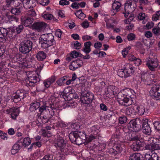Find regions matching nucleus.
I'll return each mask as SVG.
<instances>
[{"instance_id":"nucleus-1","label":"nucleus","mask_w":160,"mask_h":160,"mask_svg":"<svg viewBox=\"0 0 160 160\" xmlns=\"http://www.w3.org/2000/svg\"><path fill=\"white\" fill-rule=\"evenodd\" d=\"M136 93L133 89L129 88H126L121 90L117 94V101L119 104L122 106H128L133 103L136 105L137 113L140 115H146L147 112L145 108L142 106H138L136 102L135 98Z\"/></svg>"},{"instance_id":"nucleus-2","label":"nucleus","mask_w":160,"mask_h":160,"mask_svg":"<svg viewBox=\"0 0 160 160\" xmlns=\"http://www.w3.org/2000/svg\"><path fill=\"white\" fill-rule=\"evenodd\" d=\"M115 135L112 136L111 139L107 143L105 142L100 144L99 145V150L104 151L105 149H107L106 151L110 154L112 156L117 158L120 156L123 148L122 145L120 144L115 143Z\"/></svg>"},{"instance_id":"nucleus-3","label":"nucleus","mask_w":160,"mask_h":160,"mask_svg":"<svg viewBox=\"0 0 160 160\" xmlns=\"http://www.w3.org/2000/svg\"><path fill=\"white\" fill-rule=\"evenodd\" d=\"M142 119L136 118L131 120L128 124V127L132 133H129L127 139L128 141L137 140L140 135L142 127Z\"/></svg>"},{"instance_id":"nucleus-4","label":"nucleus","mask_w":160,"mask_h":160,"mask_svg":"<svg viewBox=\"0 0 160 160\" xmlns=\"http://www.w3.org/2000/svg\"><path fill=\"white\" fill-rule=\"evenodd\" d=\"M11 60L14 63L19 64L20 67L23 69L33 67L35 62L34 59L32 58H26L20 53L15 54L12 58Z\"/></svg>"},{"instance_id":"nucleus-5","label":"nucleus","mask_w":160,"mask_h":160,"mask_svg":"<svg viewBox=\"0 0 160 160\" xmlns=\"http://www.w3.org/2000/svg\"><path fill=\"white\" fill-rule=\"evenodd\" d=\"M38 111L40 113H44V115L43 116H40L38 120L42 124H45L48 123L49 120L55 114L56 108H52V107H49L43 105L40 107Z\"/></svg>"},{"instance_id":"nucleus-6","label":"nucleus","mask_w":160,"mask_h":160,"mask_svg":"<svg viewBox=\"0 0 160 160\" xmlns=\"http://www.w3.org/2000/svg\"><path fill=\"white\" fill-rule=\"evenodd\" d=\"M135 70V68L132 65L128 63L124 65L122 69L118 70L117 74L121 78H126L131 76Z\"/></svg>"},{"instance_id":"nucleus-7","label":"nucleus","mask_w":160,"mask_h":160,"mask_svg":"<svg viewBox=\"0 0 160 160\" xmlns=\"http://www.w3.org/2000/svg\"><path fill=\"white\" fill-rule=\"evenodd\" d=\"M41 76L38 73L32 74L30 73L24 81V84L26 86L34 87L38 84L40 80Z\"/></svg>"},{"instance_id":"nucleus-8","label":"nucleus","mask_w":160,"mask_h":160,"mask_svg":"<svg viewBox=\"0 0 160 160\" xmlns=\"http://www.w3.org/2000/svg\"><path fill=\"white\" fill-rule=\"evenodd\" d=\"M63 134L61 132L57 133V138H55L52 141V144L55 147L60 149L61 151L66 146V142L63 139Z\"/></svg>"},{"instance_id":"nucleus-9","label":"nucleus","mask_w":160,"mask_h":160,"mask_svg":"<svg viewBox=\"0 0 160 160\" xmlns=\"http://www.w3.org/2000/svg\"><path fill=\"white\" fill-rule=\"evenodd\" d=\"M94 95L93 93L88 90H82L80 93V99L83 103H91L93 100Z\"/></svg>"},{"instance_id":"nucleus-10","label":"nucleus","mask_w":160,"mask_h":160,"mask_svg":"<svg viewBox=\"0 0 160 160\" xmlns=\"http://www.w3.org/2000/svg\"><path fill=\"white\" fill-rule=\"evenodd\" d=\"M155 75L154 74H150L146 72H142L141 74V79L142 82L146 85H151L154 84L156 82L155 79Z\"/></svg>"},{"instance_id":"nucleus-11","label":"nucleus","mask_w":160,"mask_h":160,"mask_svg":"<svg viewBox=\"0 0 160 160\" xmlns=\"http://www.w3.org/2000/svg\"><path fill=\"white\" fill-rule=\"evenodd\" d=\"M32 45L31 41H27L25 42H22L20 44L19 51L23 54L28 53L31 50Z\"/></svg>"},{"instance_id":"nucleus-12","label":"nucleus","mask_w":160,"mask_h":160,"mask_svg":"<svg viewBox=\"0 0 160 160\" xmlns=\"http://www.w3.org/2000/svg\"><path fill=\"white\" fill-rule=\"evenodd\" d=\"M146 65L150 71H154L158 66V62L156 58L149 57L146 61Z\"/></svg>"},{"instance_id":"nucleus-13","label":"nucleus","mask_w":160,"mask_h":160,"mask_svg":"<svg viewBox=\"0 0 160 160\" xmlns=\"http://www.w3.org/2000/svg\"><path fill=\"white\" fill-rule=\"evenodd\" d=\"M150 94L153 99L160 100V85H154L150 91Z\"/></svg>"},{"instance_id":"nucleus-14","label":"nucleus","mask_w":160,"mask_h":160,"mask_svg":"<svg viewBox=\"0 0 160 160\" xmlns=\"http://www.w3.org/2000/svg\"><path fill=\"white\" fill-rule=\"evenodd\" d=\"M69 138L72 143L77 145H81L82 142V138L76 132H71L69 135Z\"/></svg>"},{"instance_id":"nucleus-15","label":"nucleus","mask_w":160,"mask_h":160,"mask_svg":"<svg viewBox=\"0 0 160 160\" xmlns=\"http://www.w3.org/2000/svg\"><path fill=\"white\" fill-rule=\"evenodd\" d=\"M142 130L143 133L148 135L151 134L152 130L148 123V120L147 118L142 119Z\"/></svg>"},{"instance_id":"nucleus-16","label":"nucleus","mask_w":160,"mask_h":160,"mask_svg":"<svg viewBox=\"0 0 160 160\" xmlns=\"http://www.w3.org/2000/svg\"><path fill=\"white\" fill-rule=\"evenodd\" d=\"M140 135H139V138L137 140L130 141H136L133 142L131 146V148L134 151H139L142 150L144 146V143L143 142L140 140Z\"/></svg>"},{"instance_id":"nucleus-17","label":"nucleus","mask_w":160,"mask_h":160,"mask_svg":"<svg viewBox=\"0 0 160 160\" xmlns=\"http://www.w3.org/2000/svg\"><path fill=\"white\" fill-rule=\"evenodd\" d=\"M47 24L43 22H34L31 26L32 28L38 32H41L47 27Z\"/></svg>"},{"instance_id":"nucleus-18","label":"nucleus","mask_w":160,"mask_h":160,"mask_svg":"<svg viewBox=\"0 0 160 160\" xmlns=\"http://www.w3.org/2000/svg\"><path fill=\"white\" fill-rule=\"evenodd\" d=\"M23 146V143L20 139L12 147L11 150V153L14 155L18 153Z\"/></svg>"},{"instance_id":"nucleus-19","label":"nucleus","mask_w":160,"mask_h":160,"mask_svg":"<svg viewBox=\"0 0 160 160\" xmlns=\"http://www.w3.org/2000/svg\"><path fill=\"white\" fill-rule=\"evenodd\" d=\"M10 118L13 120H16L17 117L19 115L20 112V108L13 107L8 110Z\"/></svg>"},{"instance_id":"nucleus-20","label":"nucleus","mask_w":160,"mask_h":160,"mask_svg":"<svg viewBox=\"0 0 160 160\" xmlns=\"http://www.w3.org/2000/svg\"><path fill=\"white\" fill-rule=\"evenodd\" d=\"M83 64L82 61L80 59H77L72 62L69 66V68L72 71L81 67Z\"/></svg>"},{"instance_id":"nucleus-21","label":"nucleus","mask_w":160,"mask_h":160,"mask_svg":"<svg viewBox=\"0 0 160 160\" xmlns=\"http://www.w3.org/2000/svg\"><path fill=\"white\" fill-rule=\"evenodd\" d=\"M33 18L26 16H22L21 18L22 24L26 27L29 26L33 22Z\"/></svg>"},{"instance_id":"nucleus-22","label":"nucleus","mask_w":160,"mask_h":160,"mask_svg":"<svg viewBox=\"0 0 160 160\" xmlns=\"http://www.w3.org/2000/svg\"><path fill=\"white\" fill-rule=\"evenodd\" d=\"M132 106L128 108L126 110V113L128 116L131 117H134L136 115V110L137 108L136 107V105H134V103L131 104Z\"/></svg>"},{"instance_id":"nucleus-23","label":"nucleus","mask_w":160,"mask_h":160,"mask_svg":"<svg viewBox=\"0 0 160 160\" xmlns=\"http://www.w3.org/2000/svg\"><path fill=\"white\" fill-rule=\"evenodd\" d=\"M114 87L113 86H110L107 89V91H105V92L107 97L109 98L114 97L117 95V93L114 90Z\"/></svg>"},{"instance_id":"nucleus-24","label":"nucleus","mask_w":160,"mask_h":160,"mask_svg":"<svg viewBox=\"0 0 160 160\" xmlns=\"http://www.w3.org/2000/svg\"><path fill=\"white\" fill-rule=\"evenodd\" d=\"M37 3V0H26L24 7L27 9L32 8L36 6Z\"/></svg>"},{"instance_id":"nucleus-25","label":"nucleus","mask_w":160,"mask_h":160,"mask_svg":"<svg viewBox=\"0 0 160 160\" xmlns=\"http://www.w3.org/2000/svg\"><path fill=\"white\" fill-rule=\"evenodd\" d=\"M72 90H74L71 87H68L65 88L62 92H59L60 98H64L66 97V94H68L71 92Z\"/></svg>"},{"instance_id":"nucleus-26","label":"nucleus","mask_w":160,"mask_h":160,"mask_svg":"<svg viewBox=\"0 0 160 160\" xmlns=\"http://www.w3.org/2000/svg\"><path fill=\"white\" fill-rule=\"evenodd\" d=\"M84 140L88 142H89L92 141L95 142L98 138V136L96 135L91 134L90 135H85Z\"/></svg>"},{"instance_id":"nucleus-27","label":"nucleus","mask_w":160,"mask_h":160,"mask_svg":"<svg viewBox=\"0 0 160 160\" xmlns=\"http://www.w3.org/2000/svg\"><path fill=\"white\" fill-rule=\"evenodd\" d=\"M29 110L31 112L37 110L38 108H40V104L39 102L35 101L32 102L30 104Z\"/></svg>"},{"instance_id":"nucleus-28","label":"nucleus","mask_w":160,"mask_h":160,"mask_svg":"<svg viewBox=\"0 0 160 160\" xmlns=\"http://www.w3.org/2000/svg\"><path fill=\"white\" fill-rule=\"evenodd\" d=\"M61 152H63L66 155L71 154L73 152V150L72 147L70 145L66 144V146L62 150Z\"/></svg>"},{"instance_id":"nucleus-29","label":"nucleus","mask_w":160,"mask_h":160,"mask_svg":"<svg viewBox=\"0 0 160 160\" xmlns=\"http://www.w3.org/2000/svg\"><path fill=\"white\" fill-rule=\"evenodd\" d=\"M76 93L75 91L72 90L71 92L68 94H66V97L63 98L64 100L69 101L76 98Z\"/></svg>"},{"instance_id":"nucleus-30","label":"nucleus","mask_w":160,"mask_h":160,"mask_svg":"<svg viewBox=\"0 0 160 160\" xmlns=\"http://www.w3.org/2000/svg\"><path fill=\"white\" fill-rule=\"evenodd\" d=\"M135 46L136 49L141 54H143L145 53V49L143 48L142 43L139 41L137 42Z\"/></svg>"},{"instance_id":"nucleus-31","label":"nucleus","mask_w":160,"mask_h":160,"mask_svg":"<svg viewBox=\"0 0 160 160\" xmlns=\"http://www.w3.org/2000/svg\"><path fill=\"white\" fill-rule=\"evenodd\" d=\"M92 44L90 41H88L84 43V48H83V52L86 54L89 53L91 51L90 46Z\"/></svg>"},{"instance_id":"nucleus-32","label":"nucleus","mask_w":160,"mask_h":160,"mask_svg":"<svg viewBox=\"0 0 160 160\" xmlns=\"http://www.w3.org/2000/svg\"><path fill=\"white\" fill-rule=\"evenodd\" d=\"M54 41H39V42L42 44V47L44 48H48L52 45Z\"/></svg>"},{"instance_id":"nucleus-33","label":"nucleus","mask_w":160,"mask_h":160,"mask_svg":"<svg viewBox=\"0 0 160 160\" xmlns=\"http://www.w3.org/2000/svg\"><path fill=\"white\" fill-rule=\"evenodd\" d=\"M121 6V4L118 0H114V2L112 4V7L114 10L116 11V12H118Z\"/></svg>"},{"instance_id":"nucleus-34","label":"nucleus","mask_w":160,"mask_h":160,"mask_svg":"<svg viewBox=\"0 0 160 160\" xmlns=\"http://www.w3.org/2000/svg\"><path fill=\"white\" fill-rule=\"evenodd\" d=\"M55 79L54 77H52L51 78L46 80L43 82V84L45 87L46 88L49 87L51 84L53 83L55 81Z\"/></svg>"},{"instance_id":"nucleus-35","label":"nucleus","mask_w":160,"mask_h":160,"mask_svg":"<svg viewBox=\"0 0 160 160\" xmlns=\"http://www.w3.org/2000/svg\"><path fill=\"white\" fill-rule=\"evenodd\" d=\"M46 57V54L43 51H39L37 54L36 58L38 60L42 61L45 59Z\"/></svg>"},{"instance_id":"nucleus-36","label":"nucleus","mask_w":160,"mask_h":160,"mask_svg":"<svg viewBox=\"0 0 160 160\" xmlns=\"http://www.w3.org/2000/svg\"><path fill=\"white\" fill-rule=\"evenodd\" d=\"M99 127L98 125H94L90 129L91 133L93 135L97 136L99 132Z\"/></svg>"},{"instance_id":"nucleus-37","label":"nucleus","mask_w":160,"mask_h":160,"mask_svg":"<svg viewBox=\"0 0 160 160\" xmlns=\"http://www.w3.org/2000/svg\"><path fill=\"white\" fill-rule=\"evenodd\" d=\"M21 101L20 97L18 94H16V92L13 93L11 96V101L15 103H17Z\"/></svg>"},{"instance_id":"nucleus-38","label":"nucleus","mask_w":160,"mask_h":160,"mask_svg":"<svg viewBox=\"0 0 160 160\" xmlns=\"http://www.w3.org/2000/svg\"><path fill=\"white\" fill-rule=\"evenodd\" d=\"M150 140L152 141V146L153 151L160 150V145L158 144L157 143H156V142H154V140H156V139L154 138H151L150 139Z\"/></svg>"},{"instance_id":"nucleus-39","label":"nucleus","mask_w":160,"mask_h":160,"mask_svg":"<svg viewBox=\"0 0 160 160\" xmlns=\"http://www.w3.org/2000/svg\"><path fill=\"white\" fill-rule=\"evenodd\" d=\"M8 33L7 30L2 27L0 28V38L2 39L5 36H6Z\"/></svg>"},{"instance_id":"nucleus-40","label":"nucleus","mask_w":160,"mask_h":160,"mask_svg":"<svg viewBox=\"0 0 160 160\" xmlns=\"http://www.w3.org/2000/svg\"><path fill=\"white\" fill-rule=\"evenodd\" d=\"M22 9V7H17L12 8L11 10V12L13 14L18 15L20 13Z\"/></svg>"},{"instance_id":"nucleus-41","label":"nucleus","mask_w":160,"mask_h":160,"mask_svg":"<svg viewBox=\"0 0 160 160\" xmlns=\"http://www.w3.org/2000/svg\"><path fill=\"white\" fill-rule=\"evenodd\" d=\"M16 94H18L20 97L21 100L23 99L26 96L25 91L23 89L18 90L16 92Z\"/></svg>"},{"instance_id":"nucleus-42","label":"nucleus","mask_w":160,"mask_h":160,"mask_svg":"<svg viewBox=\"0 0 160 160\" xmlns=\"http://www.w3.org/2000/svg\"><path fill=\"white\" fill-rule=\"evenodd\" d=\"M75 14L80 19H83L85 17V15L82 12L81 10H79L75 12Z\"/></svg>"},{"instance_id":"nucleus-43","label":"nucleus","mask_w":160,"mask_h":160,"mask_svg":"<svg viewBox=\"0 0 160 160\" xmlns=\"http://www.w3.org/2000/svg\"><path fill=\"white\" fill-rule=\"evenodd\" d=\"M152 123L155 130L160 133V121H155Z\"/></svg>"},{"instance_id":"nucleus-44","label":"nucleus","mask_w":160,"mask_h":160,"mask_svg":"<svg viewBox=\"0 0 160 160\" xmlns=\"http://www.w3.org/2000/svg\"><path fill=\"white\" fill-rule=\"evenodd\" d=\"M21 141L23 143V145H25V147L29 145L31 143V140L29 137L24 138L22 140H21Z\"/></svg>"},{"instance_id":"nucleus-45","label":"nucleus","mask_w":160,"mask_h":160,"mask_svg":"<svg viewBox=\"0 0 160 160\" xmlns=\"http://www.w3.org/2000/svg\"><path fill=\"white\" fill-rule=\"evenodd\" d=\"M70 56L73 58H76L78 57H81L82 55L79 52L74 51L70 53Z\"/></svg>"},{"instance_id":"nucleus-46","label":"nucleus","mask_w":160,"mask_h":160,"mask_svg":"<svg viewBox=\"0 0 160 160\" xmlns=\"http://www.w3.org/2000/svg\"><path fill=\"white\" fill-rule=\"evenodd\" d=\"M158 156L157 153H152L151 155L150 154L146 153L145 155V157H143L144 159L145 158L146 160H150L152 158H154V157H156Z\"/></svg>"},{"instance_id":"nucleus-47","label":"nucleus","mask_w":160,"mask_h":160,"mask_svg":"<svg viewBox=\"0 0 160 160\" xmlns=\"http://www.w3.org/2000/svg\"><path fill=\"white\" fill-rule=\"evenodd\" d=\"M44 36H45L46 37H48V38H46L47 39H48V40H53L54 39L53 36L52 34L51 33H50L47 34H43L41 35V37L40 38H41V40H42H42H44V39L42 38ZM39 40H40V38L39 39Z\"/></svg>"},{"instance_id":"nucleus-48","label":"nucleus","mask_w":160,"mask_h":160,"mask_svg":"<svg viewBox=\"0 0 160 160\" xmlns=\"http://www.w3.org/2000/svg\"><path fill=\"white\" fill-rule=\"evenodd\" d=\"M36 15V13L34 9H32L28 11L27 15L26 16L32 17L33 18V17H35Z\"/></svg>"},{"instance_id":"nucleus-49","label":"nucleus","mask_w":160,"mask_h":160,"mask_svg":"<svg viewBox=\"0 0 160 160\" xmlns=\"http://www.w3.org/2000/svg\"><path fill=\"white\" fill-rule=\"evenodd\" d=\"M159 19H160V11H158L156 12L155 14L153 15L152 20L156 21Z\"/></svg>"},{"instance_id":"nucleus-50","label":"nucleus","mask_w":160,"mask_h":160,"mask_svg":"<svg viewBox=\"0 0 160 160\" xmlns=\"http://www.w3.org/2000/svg\"><path fill=\"white\" fill-rule=\"evenodd\" d=\"M66 124L65 122L62 121H60L58 122V123L57 124L58 126L60 128H69L68 125Z\"/></svg>"},{"instance_id":"nucleus-51","label":"nucleus","mask_w":160,"mask_h":160,"mask_svg":"<svg viewBox=\"0 0 160 160\" xmlns=\"http://www.w3.org/2000/svg\"><path fill=\"white\" fill-rule=\"evenodd\" d=\"M42 17L44 19L48 20L52 19L53 17V15H52L45 12L43 14Z\"/></svg>"},{"instance_id":"nucleus-52","label":"nucleus","mask_w":160,"mask_h":160,"mask_svg":"<svg viewBox=\"0 0 160 160\" xmlns=\"http://www.w3.org/2000/svg\"><path fill=\"white\" fill-rule=\"evenodd\" d=\"M68 125H70L69 127L70 128V127L71 128H72L74 129H75L78 130L80 128V126L78 125V123H74L72 124L71 123H69L68 124Z\"/></svg>"},{"instance_id":"nucleus-53","label":"nucleus","mask_w":160,"mask_h":160,"mask_svg":"<svg viewBox=\"0 0 160 160\" xmlns=\"http://www.w3.org/2000/svg\"><path fill=\"white\" fill-rule=\"evenodd\" d=\"M127 118L125 116L120 117L118 119L119 122L121 124L125 123L127 122Z\"/></svg>"},{"instance_id":"nucleus-54","label":"nucleus","mask_w":160,"mask_h":160,"mask_svg":"<svg viewBox=\"0 0 160 160\" xmlns=\"http://www.w3.org/2000/svg\"><path fill=\"white\" fill-rule=\"evenodd\" d=\"M105 22L106 23V26L108 28H113V25L112 23L113 21L110 19H106Z\"/></svg>"},{"instance_id":"nucleus-55","label":"nucleus","mask_w":160,"mask_h":160,"mask_svg":"<svg viewBox=\"0 0 160 160\" xmlns=\"http://www.w3.org/2000/svg\"><path fill=\"white\" fill-rule=\"evenodd\" d=\"M42 136L45 138H50L52 136L51 132L49 131H44L42 133Z\"/></svg>"},{"instance_id":"nucleus-56","label":"nucleus","mask_w":160,"mask_h":160,"mask_svg":"<svg viewBox=\"0 0 160 160\" xmlns=\"http://www.w3.org/2000/svg\"><path fill=\"white\" fill-rule=\"evenodd\" d=\"M131 47H128L123 49L122 52V54L124 58H125L128 53V51L130 49Z\"/></svg>"},{"instance_id":"nucleus-57","label":"nucleus","mask_w":160,"mask_h":160,"mask_svg":"<svg viewBox=\"0 0 160 160\" xmlns=\"http://www.w3.org/2000/svg\"><path fill=\"white\" fill-rule=\"evenodd\" d=\"M15 29L17 34H19L23 30V25H19L17 27H15Z\"/></svg>"},{"instance_id":"nucleus-58","label":"nucleus","mask_w":160,"mask_h":160,"mask_svg":"<svg viewBox=\"0 0 160 160\" xmlns=\"http://www.w3.org/2000/svg\"><path fill=\"white\" fill-rule=\"evenodd\" d=\"M142 42L143 44L147 47L150 48L151 47L153 44V42H152V41H142Z\"/></svg>"},{"instance_id":"nucleus-59","label":"nucleus","mask_w":160,"mask_h":160,"mask_svg":"<svg viewBox=\"0 0 160 160\" xmlns=\"http://www.w3.org/2000/svg\"><path fill=\"white\" fill-rule=\"evenodd\" d=\"M146 17V15L144 13L140 12L138 15L137 18L140 20H144Z\"/></svg>"},{"instance_id":"nucleus-60","label":"nucleus","mask_w":160,"mask_h":160,"mask_svg":"<svg viewBox=\"0 0 160 160\" xmlns=\"http://www.w3.org/2000/svg\"><path fill=\"white\" fill-rule=\"evenodd\" d=\"M152 31L154 34L156 35H158L160 34V28L158 27L153 28L152 29Z\"/></svg>"},{"instance_id":"nucleus-61","label":"nucleus","mask_w":160,"mask_h":160,"mask_svg":"<svg viewBox=\"0 0 160 160\" xmlns=\"http://www.w3.org/2000/svg\"><path fill=\"white\" fill-rule=\"evenodd\" d=\"M53 156L52 154H48L45 155L41 160H52Z\"/></svg>"},{"instance_id":"nucleus-62","label":"nucleus","mask_w":160,"mask_h":160,"mask_svg":"<svg viewBox=\"0 0 160 160\" xmlns=\"http://www.w3.org/2000/svg\"><path fill=\"white\" fill-rule=\"evenodd\" d=\"M102 43L98 41H97L95 42L93 45L94 47L97 49H100L101 47H102Z\"/></svg>"},{"instance_id":"nucleus-63","label":"nucleus","mask_w":160,"mask_h":160,"mask_svg":"<svg viewBox=\"0 0 160 160\" xmlns=\"http://www.w3.org/2000/svg\"><path fill=\"white\" fill-rule=\"evenodd\" d=\"M100 108L102 110L104 111H107L108 109L107 106L103 103L100 104Z\"/></svg>"},{"instance_id":"nucleus-64","label":"nucleus","mask_w":160,"mask_h":160,"mask_svg":"<svg viewBox=\"0 0 160 160\" xmlns=\"http://www.w3.org/2000/svg\"><path fill=\"white\" fill-rule=\"evenodd\" d=\"M132 4V2L130 1H128L125 4V10L126 11L129 8H130Z\"/></svg>"}]
</instances>
